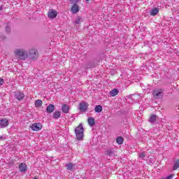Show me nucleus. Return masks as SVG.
<instances>
[{"label":"nucleus","instance_id":"obj_1","mask_svg":"<svg viewBox=\"0 0 179 179\" xmlns=\"http://www.w3.org/2000/svg\"><path fill=\"white\" fill-rule=\"evenodd\" d=\"M14 55L17 58V61H24L29 57V53L24 49H15L14 50Z\"/></svg>","mask_w":179,"mask_h":179},{"label":"nucleus","instance_id":"obj_2","mask_svg":"<svg viewBox=\"0 0 179 179\" xmlns=\"http://www.w3.org/2000/svg\"><path fill=\"white\" fill-rule=\"evenodd\" d=\"M76 139L78 141H83V125L80 124L75 129Z\"/></svg>","mask_w":179,"mask_h":179},{"label":"nucleus","instance_id":"obj_3","mask_svg":"<svg viewBox=\"0 0 179 179\" xmlns=\"http://www.w3.org/2000/svg\"><path fill=\"white\" fill-rule=\"evenodd\" d=\"M155 99H162L164 96V92L163 90H156L152 92Z\"/></svg>","mask_w":179,"mask_h":179},{"label":"nucleus","instance_id":"obj_4","mask_svg":"<svg viewBox=\"0 0 179 179\" xmlns=\"http://www.w3.org/2000/svg\"><path fill=\"white\" fill-rule=\"evenodd\" d=\"M42 128H43V124L38 122L34 123L31 126V129L35 131H41Z\"/></svg>","mask_w":179,"mask_h":179},{"label":"nucleus","instance_id":"obj_5","mask_svg":"<svg viewBox=\"0 0 179 179\" xmlns=\"http://www.w3.org/2000/svg\"><path fill=\"white\" fill-rule=\"evenodd\" d=\"M29 57L31 59H37V58H38V52L36 49L30 50Z\"/></svg>","mask_w":179,"mask_h":179},{"label":"nucleus","instance_id":"obj_6","mask_svg":"<svg viewBox=\"0 0 179 179\" xmlns=\"http://www.w3.org/2000/svg\"><path fill=\"white\" fill-rule=\"evenodd\" d=\"M58 15V12H57V10H50L48 14V17H50V19H55V17H57V16Z\"/></svg>","mask_w":179,"mask_h":179},{"label":"nucleus","instance_id":"obj_7","mask_svg":"<svg viewBox=\"0 0 179 179\" xmlns=\"http://www.w3.org/2000/svg\"><path fill=\"white\" fill-rule=\"evenodd\" d=\"M89 105H87L85 102H82L80 103L79 110L81 113H85L87 110V107Z\"/></svg>","mask_w":179,"mask_h":179},{"label":"nucleus","instance_id":"obj_8","mask_svg":"<svg viewBox=\"0 0 179 179\" xmlns=\"http://www.w3.org/2000/svg\"><path fill=\"white\" fill-rule=\"evenodd\" d=\"M15 97L17 100H23L24 99V94L23 92H20L19 91L15 92Z\"/></svg>","mask_w":179,"mask_h":179},{"label":"nucleus","instance_id":"obj_9","mask_svg":"<svg viewBox=\"0 0 179 179\" xmlns=\"http://www.w3.org/2000/svg\"><path fill=\"white\" fill-rule=\"evenodd\" d=\"M9 125V121L8 119H2L0 120V127L1 128H6Z\"/></svg>","mask_w":179,"mask_h":179},{"label":"nucleus","instance_id":"obj_10","mask_svg":"<svg viewBox=\"0 0 179 179\" xmlns=\"http://www.w3.org/2000/svg\"><path fill=\"white\" fill-rule=\"evenodd\" d=\"M19 170L21 173H26L27 171V165L24 163H21L19 165Z\"/></svg>","mask_w":179,"mask_h":179},{"label":"nucleus","instance_id":"obj_11","mask_svg":"<svg viewBox=\"0 0 179 179\" xmlns=\"http://www.w3.org/2000/svg\"><path fill=\"white\" fill-rule=\"evenodd\" d=\"M54 110H55V106L53 104H50L46 108V111L49 114H51V113H54Z\"/></svg>","mask_w":179,"mask_h":179},{"label":"nucleus","instance_id":"obj_12","mask_svg":"<svg viewBox=\"0 0 179 179\" xmlns=\"http://www.w3.org/2000/svg\"><path fill=\"white\" fill-rule=\"evenodd\" d=\"M71 12L72 13H78L79 12V6L76 3L73 4L71 7Z\"/></svg>","mask_w":179,"mask_h":179},{"label":"nucleus","instance_id":"obj_13","mask_svg":"<svg viewBox=\"0 0 179 179\" xmlns=\"http://www.w3.org/2000/svg\"><path fill=\"white\" fill-rule=\"evenodd\" d=\"M69 108L70 107L68 104H64L62 107V111H63L64 114H68V113H69Z\"/></svg>","mask_w":179,"mask_h":179},{"label":"nucleus","instance_id":"obj_14","mask_svg":"<svg viewBox=\"0 0 179 179\" xmlns=\"http://www.w3.org/2000/svg\"><path fill=\"white\" fill-rule=\"evenodd\" d=\"M157 13H159V8H154L151 10V11L150 12V15L151 16H156V15H157Z\"/></svg>","mask_w":179,"mask_h":179},{"label":"nucleus","instance_id":"obj_15","mask_svg":"<svg viewBox=\"0 0 179 179\" xmlns=\"http://www.w3.org/2000/svg\"><path fill=\"white\" fill-rule=\"evenodd\" d=\"M118 93H120V91H118V90H117V89H113V90H112L109 92V94H110V96H111L112 97H114L115 96H117V94H118Z\"/></svg>","mask_w":179,"mask_h":179},{"label":"nucleus","instance_id":"obj_16","mask_svg":"<svg viewBox=\"0 0 179 179\" xmlns=\"http://www.w3.org/2000/svg\"><path fill=\"white\" fill-rule=\"evenodd\" d=\"M43 106V101L41 99H37L35 101V107L36 108H40Z\"/></svg>","mask_w":179,"mask_h":179},{"label":"nucleus","instance_id":"obj_17","mask_svg":"<svg viewBox=\"0 0 179 179\" xmlns=\"http://www.w3.org/2000/svg\"><path fill=\"white\" fill-rule=\"evenodd\" d=\"M94 124H96L94 118V117H89L88 118V125H90V127H93L94 125Z\"/></svg>","mask_w":179,"mask_h":179},{"label":"nucleus","instance_id":"obj_18","mask_svg":"<svg viewBox=\"0 0 179 179\" xmlns=\"http://www.w3.org/2000/svg\"><path fill=\"white\" fill-rule=\"evenodd\" d=\"M59 117H61V112L59 111H55L53 113V118L55 120H58V118H59Z\"/></svg>","mask_w":179,"mask_h":179},{"label":"nucleus","instance_id":"obj_19","mask_svg":"<svg viewBox=\"0 0 179 179\" xmlns=\"http://www.w3.org/2000/svg\"><path fill=\"white\" fill-rule=\"evenodd\" d=\"M116 142L118 145H122V143H124V138H122V136H118L116 138Z\"/></svg>","mask_w":179,"mask_h":179},{"label":"nucleus","instance_id":"obj_20","mask_svg":"<svg viewBox=\"0 0 179 179\" xmlns=\"http://www.w3.org/2000/svg\"><path fill=\"white\" fill-rule=\"evenodd\" d=\"M95 112L96 113H101L103 111V106L101 105H97L95 106Z\"/></svg>","mask_w":179,"mask_h":179},{"label":"nucleus","instance_id":"obj_21","mask_svg":"<svg viewBox=\"0 0 179 179\" xmlns=\"http://www.w3.org/2000/svg\"><path fill=\"white\" fill-rule=\"evenodd\" d=\"M83 22L82 17H78L74 22L75 24H80Z\"/></svg>","mask_w":179,"mask_h":179},{"label":"nucleus","instance_id":"obj_22","mask_svg":"<svg viewBox=\"0 0 179 179\" xmlns=\"http://www.w3.org/2000/svg\"><path fill=\"white\" fill-rule=\"evenodd\" d=\"M106 155L109 156L110 157L114 156V151L112 150H106Z\"/></svg>","mask_w":179,"mask_h":179},{"label":"nucleus","instance_id":"obj_23","mask_svg":"<svg viewBox=\"0 0 179 179\" xmlns=\"http://www.w3.org/2000/svg\"><path fill=\"white\" fill-rule=\"evenodd\" d=\"M179 167V160H176L173 165V170H177Z\"/></svg>","mask_w":179,"mask_h":179},{"label":"nucleus","instance_id":"obj_24","mask_svg":"<svg viewBox=\"0 0 179 179\" xmlns=\"http://www.w3.org/2000/svg\"><path fill=\"white\" fill-rule=\"evenodd\" d=\"M138 157H140V159H145V157H146V154L143 152H141L139 153Z\"/></svg>","mask_w":179,"mask_h":179},{"label":"nucleus","instance_id":"obj_25","mask_svg":"<svg viewBox=\"0 0 179 179\" xmlns=\"http://www.w3.org/2000/svg\"><path fill=\"white\" fill-rule=\"evenodd\" d=\"M156 121V115H152L150 117V122H155Z\"/></svg>","mask_w":179,"mask_h":179},{"label":"nucleus","instance_id":"obj_26","mask_svg":"<svg viewBox=\"0 0 179 179\" xmlns=\"http://www.w3.org/2000/svg\"><path fill=\"white\" fill-rule=\"evenodd\" d=\"M67 170H72L73 169V164L70 163L66 164Z\"/></svg>","mask_w":179,"mask_h":179},{"label":"nucleus","instance_id":"obj_27","mask_svg":"<svg viewBox=\"0 0 179 179\" xmlns=\"http://www.w3.org/2000/svg\"><path fill=\"white\" fill-rule=\"evenodd\" d=\"M7 138L8 136L6 134H3V136H0V141H6Z\"/></svg>","mask_w":179,"mask_h":179},{"label":"nucleus","instance_id":"obj_28","mask_svg":"<svg viewBox=\"0 0 179 179\" xmlns=\"http://www.w3.org/2000/svg\"><path fill=\"white\" fill-rule=\"evenodd\" d=\"M6 31L7 33H10V26H6Z\"/></svg>","mask_w":179,"mask_h":179},{"label":"nucleus","instance_id":"obj_29","mask_svg":"<svg viewBox=\"0 0 179 179\" xmlns=\"http://www.w3.org/2000/svg\"><path fill=\"white\" fill-rule=\"evenodd\" d=\"M3 83H5V80H3V79L0 78V86H2V85H3Z\"/></svg>","mask_w":179,"mask_h":179},{"label":"nucleus","instance_id":"obj_30","mask_svg":"<svg viewBox=\"0 0 179 179\" xmlns=\"http://www.w3.org/2000/svg\"><path fill=\"white\" fill-rule=\"evenodd\" d=\"M173 177H174V175H173V174L169 175V176H168L166 178V179H173Z\"/></svg>","mask_w":179,"mask_h":179},{"label":"nucleus","instance_id":"obj_31","mask_svg":"<svg viewBox=\"0 0 179 179\" xmlns=\"http://www.w3.org/2000/svg\"><path fill=\"white\" fill-rule=\"evenodd\" d=\"M14 62H16V60H13Z\"/></svg>","mask_w":179,"mask_h":179},{"label":"nucleus","instance_id":"obj_32","mask_svg":"<svg viewBox=\"0 0 179 179\" xmlns=\"http://www.w3.org/2000/svg\"><path fill=\"white\" fill-rule=\"evenodd\" d=\"M86 1H89V0H86Z\"/></svg>","mask_w":179,"mask_h":179}]
</instances>
